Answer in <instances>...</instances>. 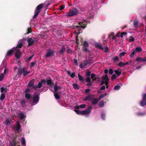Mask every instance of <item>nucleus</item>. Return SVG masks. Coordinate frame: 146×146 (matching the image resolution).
<instances>
[{"mask_svg": "<svg viewBox=\"0 0 146 146\" xmlns=\"http://www.w3.org/2000/svg\"><path fill=\"white\" fill-rule=\"evenodd\" d=\"M102 78L106 82V83H108L109 80V79L107 74H105L104 76H102Z\"/></svg>", "mask_w": 146, "mask_h": 146, "instance_id": "nucleus-13", "label": "nucleus"}, {"mask_svg": "<svg viewBox=\"0 0 146 146\" xmlns=\"http://www.w3.org/2000/svg\"><path fill=\"white\" fill-rule=\"evenodd\" d=\"M23 46V44H22V40H20L17 46L15 47L16 48V50L17 48H21Z\"/></svg>", "mask_w": 146, "mask_h": 146, "instance_id": "nucleus-23", "label": "nucleus"}, {"mask_svg": "<svg viewBox=\"0 0 146 146\" xmlns=\"http://www.w3.org/2000/svg\"><path fill=\"white\" fill-rule=\"evenodd\" d=\"M94 95L93 94L89 95L88 96H86L84 100V101L89 100L91 101L92 100V99L91 98L92 97H94Z\"/></svg>", "mask_w": 146, "mask_h": 146, "instance_id": "nucleus-18", "label": "nucleus"}, {"mask_svg": "<svg viewBox=\"0 0 146 146\" xmlns=\"http://www.w3.org/2000/svg\"><path fill=\"white\" fill-rule=\"evenodd\" d=\"M42 86V84L41 82H39L38 84V86L34 85L32 87L33 89L35 90H36L38 88H40Z\"/></svg>", "mask_w": 146, "mask_h": 146, "instance_id": "nucleus-19", "label": "nucleus"}, {"mask_svg": "<svg viewBox=\"0 0 146 146\" xmlns=\"http://www.w3.org/2000/svg\"><path fill=\"white\" fill-rule=\"evenodd\" d=\"M21 103L22 105V106L24 107L25 106V104L26 103V102L25 100L23 99L21 101Z\"/></svg>", "mask_w": 146, "mask_h": 146, "instance_id": "nucleus-33", "label": "nucleus"}, {"mask_svg": "<svg viewBox=\"0 0 146 146\" xmlns=\"http://www.w3.org/2000/svg\"><path fill=\"white\" fill-rule=\"evenodd\" d=\"M31 89L29 88H27L25 90V92L26 93H28L30 92Z\"/></svg>", "mask_w": 146, "mask_h": 146, "instance_id": "nucleus-61", "label": "nucleus"}, {"mask_svg": "<svg viewBox=\"0 0 146 146\" xmlns=\"http://www.w3.org/2000/svg\"><path fill=\"white\" fill-rule=\"evenodd\" d=\"M5 97V94L4 93H2L0 97L1 100L3 101L4 100Z\"/></svg>", "mask_w": 146, "mask_h": 146, "instance_id": "nucleus-32", "label": "nucleus"}, {"mask_svg": "<svg viewBox=\"0 0 146 146\" xmlns=\"http://www.w3.org/2000/svg\"><path fill=\"white\" fill-rule=\"evenodd\" d=\"M31 97V94H28L26 93L25 94V97L27 99H30Z\"/></svg>", "mask_w": 146, "mask_h": 146, "instance_id": "nucleus-35", "label": "nucleus"}, {"mask_svg": "<svg viewBox=\"0 0 146 146\" xmlns=\"http://www.w3.org/2000/svg\"><path fill=\"white\" fill-rule=\"evenodd\" d=\"M91 103L93 105H95L97 104L99 101V99H97V98H94L93 99H92Z\"/></svg>", "mask_w": 146, "mask_h": 146, "instance_id": "nucleus-22", "label": "nucleus"}, {"mask_svg": "<svg viewBox=\"0 0 146 146\" xmlns=\"http://www.w3.org/2000/svg\"><path fill=\"white\" fill-rule=\"evenodd\" d=\"M140 105L141 106H144L145 105H146V100L142 99L140 102Z\"/></svg>", "mask_w": 146, "mask_h": 146, "instance_id": "nucleus-28", "label": "nucleus"}, {"mask_svg": "<svg viewBox=\"0 0 146 146\" xmlns=\"http://www.w3.org/2000/svg\"><path fill=\"white\" fill-rule=\"evenodd\" d=\"M112 60L113 61L116 60L117 61H119V58L117 56H116L113 58H112Z\"/></svg>", "mask_w": 146, "mask_h": 146, "instance_id": "nucleus-41", "label": "nucleus"}, {"mask_svg": "<svg viewBox=\"0 0 146 146\" xmlns=\"http://www.w3.org/2000/svg\"><path fill=\"white\" fill-rule=\"evenodd\" d=\"M25 69V67H23V68H20L19 69L17 74V75L18 76V77L20 76L23 73L24 70Z\"/></svg>", "mask_w": 146, "mask_h": 146, "instance_id": "nucleus-12", "label": "nucleus"}, {"mask_svg": "<svg viewBox=\"0 0 146 146\" xmlns=\"http://www.w3.org/2000/svg\"><path fill=\"white\" fill-rule=\"evenodd\" d=\"M57 82H56V83H55L54 86V88L55 92L57 91Z\"/></svg>", "mask_w": 146, "mask_h": 146, "instance_id": "nucleus-47", "label": "nucleus"}, {"mask_svg": "<svg viewBox=\"0 0 146 146\" xmlns=\"http://www.w3.org/2000/svg\"><path fill=\"white\" fill-rule=\"evenodd\" d=\"M11 120H9L7 119L6 120V121L4 123L6 125H7L11 123Z\"/></svg>", "mask_w": 146, "mask_h": 146, "instance_id": "nucleus-37", "label": "nucleus"}, {"mask_svg": "<svg viewBox=\"0 0 146 146\" xmlns=\"http://www.w3.org/2000/svg\"><path fill=\"white\" fill-rule=\"evenodd\" d=\"M21 127V126L19 122H17V127L16 129V131L19 132L20 128Z\"/></svg>", "mask_w": 146, "mask_h": 146, "instance_id": "nucleus-24", "label": "nucleus"}, {"mask_svg": "<svg viewBox=\"0 0 146 146\" xmlns=\"http://www.w3.org/2000/svg\"><path fill=\"white\" fill-rule=\"evenodd\" d=\"M31 31H32V30H31V28H28L27 29V34H29L30 33H31Z\"/></svg>", "mask_w": 146, "mask_h": 146, "instance_id": "nucleus-60", "label": "nucleus"}, {"mask_svg": "<svg viewBox=\"0 0 146 146\" xmlns=\"http://www.w3.org/2000/svg\"><path fill=\"white\" fill-rule=\"evenodd\" d=\"M137 114L138 116H143L145 115V113L143 112H139L137 113Z\"/></svg>", "mask_w": 146, "mask_h": 146, "instance_id": "nucleus-54", "label": "nucleus"}, {"mask_svg": "<svg viewBox=\"0 0 146 146\" xmlns=\"http://www.w3.org/2000/svg\"><path fill=\"white\" fill-rule=\"evenodd\" d=\"M78 11L76 8H73L72 10H70L68 13H66V16L69 17H71L74 15H77L78 13Z\"/></svg>", "mask_w": 146, "mask_h": 146, "instance_id": "nucleus-2", "label": "nucleus"}, {"mask_svg": "<svg viewBox=\"0 0 146 146\" xmlns=\"http://www.w3.org/2000/svg\"><path fill=\"white\" fill-rule=\"evenodd\" d=\"M72 86L75 89H79L80 87L77 84H73Z\"/></svg>", "mask_w": 146, "mask_h": 146, "instance_id": "nucleus-36", "label": "nucleus"}, {"mask_svg": "<svg viewBox=\"0 0 146 146\" xmlns=\"http://www.w3.org/2000/svg\"><path fill=\"white\" fill-rule=\"evenodd\" d=\"M96 75L95 74L92 73L91 74V79H93V80L94 81L96 79V78H95L96 76Z\"/></svg>", "mask_w": 146, "mask_h": 146, "instance_id": "nucleus-38", "label": "nucleus"}, {"mask_svg": "<svg viewBox=\"0 0 146 146\" xmlns=\"http://www.w3.org/2000/svg\"><path fill=\"white\" fill-rule=\"evenodd\" d=\"M20 143L19 142H17L15 140H13L12 141L10 142V146H16L17 145L19 144ZM17 145V146H18Z\"/></svg>", "mask_w": 146, "mask_h": 146, "instance_id": "nucleus-15", "label": "nucleus"}, {"mask_svg": "<svg viewBox=\"0 0 146 146\" xmlns=\"http://www.w3.org/2000/svg\"><path fill=\"white\" fill-rule=\"evenodd\" d=\"M95 46L96 48L99 49H100L101 50H103L104 49L103 48H102L101 45L98 43L95 44Z\"/></svg>", "mask_w": 146, "mask_h": 146, "instance_id": "nucleus-29", "label": "nucleus"}, {"mask_svg": "<svg viewBox=\"0 0 146 146\" xmlns=\"http://www.w3.org/2000/svg\"><path fill=\"white\" fill-rule=\"evenodd\" d=\"M135 61L141 62H146V56L143 58L137 57L135 59Z\"/></svg>", "mask_w": 146, "mask_h": 146, "instance_id": "nucleus-10", "label": "nucleus"}, {"mask_svg": "<svg viewBox=\"0 0 146 146\" xmlns=\"http://www.w3.org/2000/svg\"><path fill=\"white\" fill-rule=\"evenodd\" d=\"M92 109V107L91 106H89L86 110L81 111V115H84L89 114L91 112Z\"/></svg>", "mask_w": 146, "mask_h": 146, "instance_id": "nucleus-4", "label": "nucleus"}, {"mask_svg": "<svg viewBox=\"0 0 146 146\" xmlns=\"http://www.w3.org/2000/svg\"><path fill=\"white\" fill-rule=\"evenodd\" d=\"M57 91L54 92V96L56 99H58L60 98V96L59 95Z\"/></svg>", "mask_w": 146, "mask_h": 146, "instance_id": "nucleus-26", "label": "nucleus"}, {"mask_svg": "<svg viewBox=\"0 0 146 146\" xmlns=\"http://www.w3.org/2000/svg\"><path fill=\"white\" fill-rule=\"evenodd\" d=\"M127 34V33L126 32H123L121 33L120 35H118V36L120 37L121 38H122L123 37V36H125Z\"/></svg>", "mask_w": 146, "mask_h": 146, "instance_id": "nucleus-39", "label": "nucleus"}, {"mask_svg": "<svg viewBox=\"0 0 146 146\" xmlns=\"http://www.w3.org/2000/svg\"><path fill=\"white\" fill-rule=\"evenodd\" d=\"M135 38L134 37L131 36L129 37V42H132L134 41Z\"/></svg>", "mask_w": 146, "mask_h": 146, "instance_id": "nucleus-48", "label": "nucleus"}, {"mask_svg": "<svg viewBox=\"0 0 146 146\" xmlns=\"http://www.w3.org/2000/svg\"><path fill=\"white\" fill-rule=\"evenodd\" d=\"M88 64H89V63H88L87 60H84L83 62V64L82 63L80 64V68H84Z\"/></svg>", "mask_w": 146, "mask_h": 146, "instance_id": "nucleus-14", "label": "nucleus"}, {"mask_svg": "<svg viewBox=\"0 0 146 146\" xmlns=\"http://www.w3.org/2000/svg\"><path fill=\"white\" fill-rule=\"evenodd\" d=\"M40 82L41 83H42V84H45L46 83V81L44 79H42L41 80Z\"/></svg>", "mask_w": 146, "mask_h": 146, "instance_id": "nucleus-56", "label": "nucleus"}, {"mask_svg": "<svg viewBox=\"0 0 146 146\" xmlns=\"http://www.w3.org/2000/svg\"><path fill=\"white\" fill-rule=\"evenodd\" d=\"M29 73H30L29 72L27 71H26L25 69L24 70L23 73V76L24 77V76H25L26 75H27Z\"/></svg>", "mask_w": 146, "mask_h": 146, "instance_id": "nucleus-45", "label": "nucleus"}, {"mask_svg": "<svg viewBox=\"0 0 146 146\" xmlns=\"http://www.w3.org/2000/svg\"><path fill=\"white\" fill-rule=\"evenodd\" d=\"M27 41L28 43V46H31L34 44V41L32 38H27Z\"/></svg>", "mask_w": 146, "mask_h": 146, "instance_id": "nucleus-8", "label": "nucleus"}, {"mask_svg": "<svg viewBox=\"0 0 146 146\" xmlns=\"http://www.w3.org/2000/svg\"><path fill=\"white\" fill-rule=\"evenodd\" d=\"M79 80L80 81L83 82L84 81V78L82 77L79 73L78 74Z\"/></svg>", "mask_w": 146, "mask_h": 146, "instance_id": "nucleus-34", "label": "nucleus"}, {"mask_svg": "<svg viewBox=\"0 0 146 146\" xmlns=\"http://www.w3.org/2000/svg\"><path fill=\"white\" fill-rule=\"evenodd\" d=\"M35 83V80L34 79H33L31 80L29 82L28 84V87H31L34 86Z\"/></svg>", "mask_w": 146, "mask_h": 146, "instance_id": "nucleus-16", "label": "nucleus"}, {"mask_svg": "<svg viewBox=\"0 0 146 146\" xmlns=\"http://www.w3.org/2000/svg\"><path fill=\"white\" fill-rule=\"evenodd\" d=\"M66 72L68 74L70 75V76L72 78H74L75 76V73L74 72H73L71 74V72L70 70L67 71Z\"/></svg>", "mask_w": 146, "mask_h": 146, "instance_id": "nucleus-21", "label": "nucleus"}, {"mask_svg": "<svg viewBox=\"0 0 146 146\" xmlns=\"http://www.w3.org/2000/svg\"><path fill=\"white\" fill-rule=\"evenodd\" d=\"M39 98V94L34 95L33 98V103L35 104H37L38 102Z\"/></svg>", "mask_w": 146, "mask_h": 146, "instance_id": "nucleus-6", "label": "nucleus"}, {"mask_svg": "<svg viewBox=\"0 0 146 146\" xmlns=\"http://www.w3.org/2000/svg\"><path fill=\"white\" fill-rule=\"evenodd\" d=\"M83 50L86 52H89V50L88 49L89 47L88 43L86 41H84L83 43Z\"/></svg>", "mask_w": 146, "mask_h": 146, "instance_id": "nucleus-5", "label": "nucleus"}, {"mask_svg": "<svg viewBox=\"0 0 146 146\" xmlns=\"http://www.w3.org/2000/svg\"><path fill=\"white\" fill-rule=\"evenodd\" d=\"M104 106V102L101 100V102L99 103V106L100 107H103Z\"/></svg>", "mask_w": 146, "mask_h": 146, "instance_id": "nucleus-42", "label": "nucleus"}, {"mask_svg": "<svg viewBox=\"0 0 146 146\" xmlns=\"http://www.w3.org/2000/svg\"><path fill=\"white\" fill-rule=\"evenodd\" d=\"M134 50L136 52H140L142 50V49L141 47L138 46L136 47Z\"/></svg>", "mask_w": 146, "mask_h": 146, "instance_id": "nucleus-25", "label": "nucleus"}, {"mask_svg": "<svg viewBox=\"0 0 146 146\" xmlns=\"http://www.w3.org/2000/svg\"><path fill=\"white\" fill-rule=\"evenodd\" d=\"M138 24V22L137 21H134L133 22V25L135 27L137 26Z\"/></svg>", "mask_w": 146, "mask_h": 146, "instance_id": "nucleus-49", "label": "nucleus"}, {"mask_svg": "<svg viewBox=\"0 0 146 146\" xmlns=\"http://www.w3.org/2000/svg\"><path fill=\"white\" fill-rule=\"evenodd\" d=\"M126 54V53L125 52H121L119 54V56L120 57H121L122 56H124V55Z\"/></svg>", "mask_w": 146, "mask_h": 146, "instance_id": "nucleus-57", "label": "nucleus"}, {"mask_svg": "<svg viewBox=\"0 0 146 146\" xmlns=\"http://www.w3.org/2000/svg\"><path fill=\"white\" fill-rule=\"evenodd\" d=\"M65 51V48L64 45H63L62 47L61 48L59 53L62 54H63L64 52Z\"/></svg>", "mask_w": 146, "mask_h": 146, "instance_id": "nucleus-20", "label": "nucleus"}, {"mask_svg": "<svg viewBox=\"0 0 146 146\" xmlns=\"http://www.w3.org/2000/svg\"><path fill=\"white\" fill-rule=\"evenodd\" d=\"M46 54L44 55V57L46 58L53 56L54 55L55 51L51 49H48L46 50Z\"/></svg>", "mask_w": 146, "mask_h": 146, "instance_id": "nucleus-3", "label": "nucleus"}, {"mask_svg": "<svg viewBox=\"0 0 146 146\" xmlns=\"http://www.w3.org/2000/svg\"><path fill=\"white\" fill-rule=\"evenodd\" d=\"M35 15L33 17V19H35L36 17L39 14L38 12H36L35 11Z\"/></svg>", "mask_w": 146, "mask_h": 146, "instance_id": "nucleus-55", "label": "nucleus"}, {"mask_svg": "<svg viewBox=\"0 0 146 146\" xmlns=\"http://www.w3.org/2000/svg\"><path fill=\"white\" fill-rule=\"evenodd\" d=\"M64 8L65 7H64L63 5H61L59 7V10H62L64 9Z\"/></svg>", "mask_w": 146, "mask_h": 146, "instance_id": "nucleus-63", "label": "nucleus"}, {"mask_svg": "<svg viewBox=\"0 0 146 146\" xmlns=\"http://www.w3.org/2000/svg\"><path fill=\"white\" fill-rule=\"evenodd\" d=\"M73 61L75 64L76 66H77L78 64L77 60L76 59H74L73 60Z\"/></svg>", "mask_w": 146, "mask_h": 146, "instance_id": "nucleus-58", "label": "nucleus"}, {"mask_svg": "<svg viewBox=\"0 0 146 146\" xmlns=\"http://www.w3.org/2000/svg\"><path fill=\"white\" fill-rule=\"evenodd\" d=\"M114 72L117 76H119L121 74V72L119 71L118 70H114Z\"/></svg>", "mask_w": 146, "mask_h": 146, "instance_id": "nucleus-30", "label": "nucleus"}, {"mask_svg": "<svg viewBox=\"0 0 146 146\" xmlns=\"http://www.w3.org/2000/svg\"><path fill=\"white\" fill-rule=\"evenodd\" d=\"M46 84L50 87H52L54 85V83L52 82L51 79L50 78L46 80Z\"/></svg>", "mask_w": 146, "mask_h": 146, "instance_id": "nucleus-17", "label": "nucleus"}, {"mask_svg": "<svg viewBox=\"0 0 146 146\" xmlns=\"http://www.w3.org/2000/svg\"><path fill=\"white\" fill-rule=\"evenodd\" d=\"M120 86L119 85H116L114 87V89L116 90H118L120 89Z\"/></svg>", "mask_w": 146, "mask_h": 146, "instance_id": "nucleus-43", "label": "nucleus"}, {"mask_svg": "<svg viewBox=\"0 0 146 146\" xmlns=\"http://www.w3.org/2000/svg\"><path fill=\"white\" fill-rule=\"evenodd\" d=\"M21 143L22 145L24 146L26 145V142L25 139L24 137H22L21 140Z\"/></svg>", "mask_w": 146, "mask_h": 146, "instance_id": "nucleus-31", "label": "nucleus"}, {"mask_svg": "<svg viewBox=\"0 0 146 146\" xmlns=\"http://www.w3.org/2000/svg\"><path fill=\"white\" fill-rule=\"evenodd\" d=\"M1 93H3V92H4L6 93L7 92L8 90L6 87L5 88L2 87L1 88Z\"/></svg>", "mask_w": 146, "mask_h": 146, "instance_id": "nucleus-27", "label": "nucleus"}, {"mask_svg": "<svg viewBox=\"0 0 146 146\" xmlns=\"http://www.w3.org/2000/svg\"><path fill=\"white\" fill-rule=\"evenodd\" d=\"M86 106V105L85 104H82L80 105V107L81 108H85Z\"/></svg>", "mask_w": 146, "mask_h": 146, "instance_id": "nucleus-62", "label": "nucleus"}, {"mask_svg": "<svg viewBox=\"0 0 146 146\" xmlns=\"http://www.w3.org/2000/svg\"><path fill=\"white\" fill-rule=\"evenodd\" d=\"M36 63V61L32 62L30 63V67L32 68L33 67L35 66V65Z\"/></svg>", "mask_w": 146, "mask_h": 146, "instance_id": "nucleus-44", "label": "nucleus"}, {"mask_svg": "<svg viewBox=\"0 0 146 146\" xmlns=\"http://www.w3.org/2000/svg\"><path fill=\"white\" fill-rule=\"evenodd\" d=\"M86 23L87 22L85 21H83L82 22H80L78 23V25L76 26V28H77L78 31L80 32V33L78 34V35L80 33V31L81 32H82V31L81 28L83 29H84L87 26Z\"/></svg>", "mask_w": 146, "mask_h": 146, "instance_id": "nucleus-1", "label": "nucleus"}, {"mask_svg": "<svg viewBox=\"0 0 146 146\" xmlns=\"http://www.w3.org/2000/svg\"><path fill=\"white\" fill-rule=\"evenodd\" d=\"M117 78L116 75L115 74H113L111 77V80H113L114 79H115Z\"/></svg>", "mask_w": 146, "mask_h": 146, "instance_id": "nucleus-52", "label": "nucleus"}, {"mask_svg": "<svg viewBox=\"0 0 146 146\" xmlns=\"http://www.w3.org/2000/svg\"><path fill=\"white\" fill-rule=\"evenodd\" d=\"M86 80L87 82H90L91 80L90 76H87L86 79Z\"/></svg>", "mask_w": 146, "mask_h": 146, "instance_id": "nucleus-53", "label": "nucleus"}, {"mask_svg": "<svg viewBox=\"0 0 146 146\" xmlns=\"http://www.w3.org/2000/svg\"><path fill=\"white\" fill-rule=\"evenodd\" d=\"M19 115L20 119L21 120L23 119L25 117V115L22 113H20L19 114Z\"/></svg>", "mask_w": 146, "mask_h": 146, "instance_id": "nucleus-40", "label": "nucleus"}, {"mask_svg": "<svg viewBox=\"0 0 146 146\" xmlns=\"http://www.w3.org/2000/svg\"><path fill=\"white\" fill-rule=\"evenodd\" d=\"M107 95V93H106L104 94H102V95H101L99 97L98 99L99 100H100L101 99L104 98L105 96Z\"/></svg>", "mask_w": 146, "mask_h": 146, "instance_id": "nucleus-46", "label": "nucleus"}, {"mask_svg": "<svg viewBox=\"0 0 146 146\" xmlns=\"http://www.w3.org/2000/svg\"><path fill=\"white\" fill-rule=\"evenodd\" d=\"M118 65L121 68L123 67L124 66L123 63L121 62H120L119 63Z\"/></svg>", "mask_w": 146, "mask_h": 146, "instance_id": "nucleus-51", "label": "nucleus"}, {"mask_svg": "<svg viewBox=\"0 0 146 146\" xmlns=\"http://www.w3.org/2000/svg\"><path fill=\"white\" fill-rule=\"evenodd\" d=\"M21 55L22 54L20 52V50L17 49L16 50V52L15 53V55L17 59L20 58Z\"/></svg>", "mask_w": 146, "mask_h": 146, "instance_id": "nucleus-9", "label": "nucleus"}, {"mask_svg": "<svg viewBox=\"0 0 146 146\" xmlns=\"http://www.w3.org/2000/svg\"><path fill=\"white\" fill-rule=\"evenodd\" d=\"M16 50V48L15 47H13L11 49L7 51V52L6 54V56L7 57L12 55L14 52Z\"/></svg>", "mask_w": 146, "mask_h": 146, "instance_id": "nucleus-7", "label": "nucleus"}, {"mask_svg": "<svg viewBox=\"0 0 146 146\" xmlns=\"http://www.w3.org/2000/svg\"><path fill=\"white\" fill-rule=\"evenodd\" d=\"M91 72L90 71H87L86 73V75L87 76H90L91 74Z\"/></svg>", "mask_w": 146, "mask_h": 146, "instance_id": "nucleus-59", "label": "nucleus"}, {"mask_svg": "<svg viewBox=\"0 0 146 146\" xmlns=\"http://www.w3.org/2000/svg\"><path fill=\"white\" fill-rule=\"evenodd\" d=\"M136 52L135 50H134L130 54V56L131 58H133L135 54V53Z\"/></svg>", "mask_w": 146, "mask_h": 146, "instance_id": "nucleus-50", "label": "nucleus"}, {"mask_svg": "<svg viewBox=\"0 0 146 146\" xmlns=\"http://www.w3.org/2000/svg\"><path fill=\"white\" fill-rule=\"evenodd\" d=\"M43 6V4L42 3L40 4L36 7V10L35 11L36 12H38L39 13L41 11V9L42 8Z\"/></svg>", "mask_w": 146, "mask_h": 146, "instance_id": "nucleus-11", "label": "nucleus"}, {"mask_svg": "<svg viewBox=\"0 0 146 146\" xmlns=\"http://www.w3.org/2000/svg\"><path fill=\"white\" fill-rule=\"evenodd\" d=\"M142 99L143 100H146V94L143 95Z\"/></svg>", "mask_w": 146, "mask_h": 146, "instance_id": "nucleus-64", "label": "nucleus"}]
</instances>
